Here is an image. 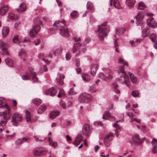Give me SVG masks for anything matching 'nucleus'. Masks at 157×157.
<instances>
[{
	"label": "nucleus",
	"instance_id": "8fccbe9b",
	"mask_svg": "<svg viewBox=\"0 0 157 157\" xmlns=\"http://www.w3.org/2000/svg\"><path fill=\"white\" fill-rule=\"evenodd\" d=\"M9 132V130L6 129L5 128H0V132L2 133L3 134L8 133Z\"/></svg>",
	"mask_w": 157,
	"mask_h": 157
},
{
	"label": "nucleus",
	"instance_id": "473e14b6",
	"mask_svg": "<svg viewBox=\"0 0 157 157\" xmlns=\"http://www.w3.org/2000/svg\"><path fill=\"white\" fill-rule=\"evenodd\" d=\"M82 78L83 80L85 82H88L91 79L90 76L86 73L83 74L82 75Z\"/></svg>",
	"mask_w": 157,
	"mask_h": 157
},
{
	"label": "nucleus",
	"instance_id": "9b49d317",
	"mask_svg": "<svg viewBox=\"0 0 157 157\" xmlns=\"http://www.w3.org/2000/svg\"><path fill=\"white\" fill-rule=\"evenodd\" d=\"M7 109L5 110L2 113L3 115V118L4 120H8L10 117L11 113L10 112L11 110L9 106L5 107Z\"/></svg>",
	"mask_w": 157,
	"mask_h": 157
},
{
	"label": "nucleus",
	"instance_id": "4d7b16f0",
	"mask_svg": "<svg viewBox=\"0 0 157 157\" xmlns=\"http://www.w3.org/2000/svg\"><path fill=\"white\" fill-rule=\"evenodd\" d=\"M132 96L134 97H136L138 96L139 95V92L136 90H134L132 92Z\"/></svg>",
	"mask_w": 157,
	"mask_h": 157
},
{
	"label": "nucleus",
	"instance_id": "c9c22d12",
	"mask_svg": "<svg viewBox=\"0 0 157 157\" xmlns=\"http://www.w3.org/2000/svg\"><path fill=\"white\" fill-rule=\"evenodd\" d=\"M8 17L12 20H16L19 18V17L17 15L14 14L12 12L9 13Z\"/></svg>",
	"mask_w": 157,
	"mask_h": 157
},
{
	"label": "nucleus",
	"instance_id": "6e6552de",
	"mask_svg": "<svg viewBox=\"0 0 157 157\" xmlns=\"http://www.w3.org/2000/svg\"><path fill=\"white\" fill-rule=\"evenodd\" d=\"M147 15L148 16H150L147 20V24L149 27L153 28H156L157 26V24L156 22L154 20L153 18L151 17L153 14L152 13H147Z\"/></svg>",
	"mask_w": 157,
	"mask_h": 157
},
{
	"label": "nucleus",
	"instance_id": "ea45409f",
	"mask_svg": "<svg viewBox=\"0 0 157 157\" xmlns=\"http://www.w3.org/2000/svg\"><path fill=\"white\" fill-rule=\"evenodd\" d=\"M48 141L50 145L53 147H56L57 145V143L56 142L53 141L52 139L50 137L48 138Z\"/></svg>",
	"mask_w": 157,
	"mask_h": 157
},
{
	"label": "nucleus",
	"instance_id": "72a5a7b5",
	"mask_svg": "<svg viewBox=\"0 0 157 157\" xmlns=\"http://www.w3.org/2000/svg\"><path fill=\"white\" fill-rule=\"evenodd\" d=\"M72 105V104L69 102L66 105L63 102L61 101L60 103V107L63 109H66L67 107H69Z\"/></svg>",
	"mask_w": 157,
	"mask_h": 157
},
{
	"label": "nucleus",
	"instance_id": "0e129e2a",
	"mask_svg": "<svg viewBox=\"0 0 157 157\" xmlns=\"http://www.w3.org/2000/svg\"><path fill=\"white\" fill-rule=\"evenodd\" d=\"M34 137L35 138V140L37 142H41L43 141L44 140V139L42 140L41 139H39V138L38 137H37L36 136H34Z\"/></svg>",
	"mask_w": 157,
	"mask_h": 157
},
{
	"label": "nucleus",
	"instance_id": "5701e85b",
	"mask_svg": "<svg viewBox=\"0 0 157 157\" xmlns=\"http://www.w3.org/2000/svg\"><path fill=\"white\" fill-rule=\"evenodd\" d=\"M60 114V112L57 110H54L52 111L50 114V117L51 119H54L56 116L59 115Z\"/></svg>",
	"mask_w": 157,
	"mask_h": 157
},
{
	"label": "nucleus",
	"instance_id": "f8f14e48",
	"mask_svg": "<svg viewBox=\"0 0 157 157\" xmlns=\"http://www.w3.org/2000/svg\"><path fill=\"white\" fill-rule=\"evenodd\" d=\"M57 90L54 87H51L47 89L45 91L44 94L48 95L53 96L55 95L57 93Z\"/></svg>",
	"mask_w": 157,
	"mask_h": 157
},
{
	"label": "nucleus",
	"instance_id": "3c124183",
	"mask_svg": "<svg viewBox=\"0 0 157 157\" xmlns=\"http://www.w3.org/2000/svg\"><path fill=\"white\" fill-rule=\"evenodd\" d=\"M69 94L70 95H74L76 94V92L74 90L73 88H72L70 89L69 91Z\"/></svg>",
	"mask_w": 157,
	"mask_h": 157
},
{
	"label": "nucleus",
	"instance_id": "a878e982",
	"mask_svg": "<svg viewBox=\"0 0 157 157\" xmlns=\"http://www.w3.org/2000/svg\"><path fill=\"white\" fill-rule=\"evenodd\" d=\"M8 106L5 99L3 97H0V108H5Z\"/></svg>",
	"mask_w": 157,
	"mask_h": 157
},
{
	"label": "nucleus",
	"instance_id": "f257e3e1",
	"mask_svg": "<svg viewBox=\"0 0 157 157\" xmlns=\"http://www.w3.org/2000/svg\"><path fill=\"white\" fill-rule=\"evenodd\" d=\"M118 63L123 64L119 67V70L120 72L123 74V79H122V78H119L118 79V81L121 84H125L127 86L129 87L130 81L129 77L124 73V65H126L127 66H128V64L127 62L124 61V59H119Z\"/></svg>",
	"mask_w": 157,
	"mask_h": 157
},
{
	"label": "nucleus",
	"instance_id": "b1692460",
	"mask_svg": "<svg viewBox=\"0 0 157 157\" xmlns=\"http://www.w3.org/2000/svg\"><path fill=\"white\" fill-rule=\"evenodd\" d=\"M21 59L25 60L27 57L26 54L24 50L21 49L18 55Z\"/></svg>",
	"mask_w": 157,
	"mask_h": 157
},
{
	"label": "nucleus",
	"instance_id": "603ef678",
	"mask_svg": "<svg viewBox=\"0 0 157 157\" xmlns=\"http://www.w3.org/2000/svg\"><path fill=\"white\" fill-rule=\"evenodd\" d=\"M117 39L115 40L114 43V47L115 48L116 51L117 52H119V50L118 49L119 45L118 42L117 41Z\"/></svg>",
	"mask_w": 157,
	"mask_h": 157
},
{
	"label": "nucleus",
	"instance_id": "79ce46f5",
	"mask_svg": "<svg viewBox=\"0 0 157 157\" xmlns=\"http://www.w3.org/2000/svg\"><path fill=\"white\" fill-rule=\"evenodd\" d=\"M13 42L15 44H19L21 43L20 40L18 38V36L17 35L15 36L13 39Z\"/></svg>",
	"mask_w": 157,
	"mask_h": 157
},
{
	"label": "nucleus",
	"instance_id": "37998d69",
	"mask_svg": "<svg viewBox=\"0 0 157 157\" xmlns=\"http://www.w3.org/2000/svg\"><path fill=\"white\" fill-rule=\"evenodd\" d=\"M70 15L71 17L73 19L77 18L78 16V13L76 11H73V12L71 13Z\"/></svg>",
	"mask_w": 157,
	"mask_h": 157
},
{
	"label": "nucleus",
	"instance_id": "a18cd8bd",
	"mask_svg": "<svg viewBox=\"0 0 157 157\" xmlns=\"http://www.w3.org/2000/svg\"><path fill=\"white\" fill-rule=\"evenodd\" d=\"M148 30L147 29H145L142 31V35L143 37L144 38L147 36L148 34Z\"/></svg>",
	"mask_w": 157,
	"mask_h": 157
},
{
	"label": "nucleus",
	"instance_id": "e2e57ef3",
	"mask_svg": "<svg viewBox=\"0 0 157 157\" xmlns=\"http://www.w3.org/2000/svg\"><path fill=\"white\" fill-rule=\"evenodd\" d=\"M157 147H153L152 148V151L154 154H156L157 153Z\"/></svg>",
	"mask_w": 157,
	"mask_h": 157
},
{
	"label": "nucleus",
	"instance_id": "bb28decb",
	"mask_svg": "<svg viewBox=\"0 0 157 157\" xmlns=\"http://www.w3.org/2000/svg\"><path fill=\"white\" fill-rule=\"evenodd\" d=\"M9 32V29L8 27L3 28L2 31V35L3 37H6L8 35Z\"/></svg>",
	"mask_w": 157,
	"mask_h": 157
},
{
	"label": "nucleus",
	"instance_id": "de8ad7c7",
	"mask_svg": "<svg viewBox=\"0 0 157 157\" xmlns=\"http://www.w3.org/2000/svg\"><path fill=\"white\" fill-rule=\"evenodd\" d=\"M120 121H121V120L118 121H117L115 123L113 124V126L114 127L116 128V130H117L118 131V130H120L121 128L120 126H119L118 124H117V123Z\"/></svg>",
	"mask_w": 157,
	"mask_h": 157
},
{
	"label": "nucleus",
	"instance_id": "5fc2aeb1",
	"mask_svg": "<svg viewBox=\"0 0 157 157\" xmlns=\"http://www.w3.org/2000/svg\"><path fill=\"white\" fill-rule=\"evenodd\" d=\"M24 143V141L21 139H19L17 140L15 142L17 145H20Z\"/></svg>",
	"mask_w": 157,
	"mask_h": 157
},
{
	"label": "nucleus",
	"instance_id": "c756f323",
	"mask_svg": "<svg viewBox=\"0 0 157 157\" xmlns=\"http://www.w3.org/2000/svg\"><path fill=\"white\" fill-rule=\"evenodd\" d=\"M5 62L6 64L10 67H12L13 66V61L9 58L6 59L5 60Z\"/></svg>",
	"mask_w": 157,
	"mask_h": 157
},
{
	"label": "nucleus",
	"instance_id": "ddd939ff",
	"mask_svg": "<svg viewBox=\"0 0 157 157\" xmlns=\"http://www.w3.org/2000/svg\"><path fill=\"white\" fill-rule=\"evenodd\" d=\"M60 35L64 37H68L70 36L69 30L66 26L63 27L59 31Z\"/></svg>",
	"mask_w": 157,
	"mask_h": 157
},
{
	"label": "nucleus",
	"instance_id": "052dcab7",
	"mask_svg": "<svg viewBox=\"0 0 157 157\" xmlns=\"http://www.w3.org/2000/svg\"><path fill=\"white\" fill-rule=\"evenodd\" d=\"M94 124L95 125H100L101 126H102L103 125V124L101 122L99 121H94Z\"/></svg>",
	"mask_w": 157,
	"mask_h": 157
},
{
	"label": "nucleus",
	"instance_id": "09e8293b",
	"mask_svg": "<svg viewBox=\"0 0 157 157\" xmlns=\"http://www.w3.org/2000/svg\"><path fill=\"white\" fill-rule=\"evenodd\" d=\"M65 95V93L63 90V89H60L59 90V92L58 95V97L60 98L62 96H64Z\"/></svg>",
	"mask_w": 157,
	"mask_h": 157
},
{
	"label": "nucleus",
	"instance_id": "864d4df0",
	"mask_svg": "<svg viewBox=\"0 0 157 157\" xmlns=\"http://www.w3.org/2000/svg\"><path fill=\"white\" fill-rule=\"evenodd\" d=\"M151 143L153 147H157V140L155 138H153Z\"/></svg>",
	"mask_w": 157,
	"mask_h": 157
},
{
	"label": "nucleus",
	"instance_id": "6e6d98bb",
	"mask_svg": "<svg viewBox=\"0 0 157 157\" xmlns=\"http://www.w3.org/2000/svg\"><path fill=\"white\" fill-rule=\"evenodd\" d=\"M129 43L132 47H135L138 44V43H137L136 41L131 40L129 41Z\"/></svg>",
	"mask_w": 157,
	"mask_h": 157
},
{
	"label": "nucleus",
	"instance_id": "2f4dec72",
	"mask_svg": "<svg viewBox=\"0 0 157 157\" xmlns=\"http://www.w3.org/2000/svg\"><path fill=\"white\" fill-rule=\"evenodd\" d=\"M8 10V7L7 6H2L0 9V14L2 15H4L7 12Z\"/></svg>",
	"mask_w": 157,
	"mask_h": 157
},
{
	"label": "nucleus",
	"instance_id": "39448f33",
	"mask_svg": "<svg viewBox=\"0 0 157 157\" xmlns=\"http://www.w3.org/2000/svg\"><path fill=\"white\" fill-rule=\"evenodd\" d=\"M30 75H32V80L34 82H38V78L36 77L35 72L32 71H30V73H26L21 76V78L24 80H27L30 79Z\"/></svg>",
	"mask_w": 157,
	"mask_h": 157
},
{
	"label": "nucleus",
	"instance_id": "bf43d9fd",
	"mask_svg": "<svg viewBox=\"0 0 157 157\" xmlns=\"http://www.w3.org/2000/svg\"><path fill=\"white\" fill-rule=\"evenodd\" d=\"M44 55L41 53L39 54L38 56V58L39 59H41L43 61H45V62H46V60H45V59L44 58Z\"/></svg>",
	"mask_w": 157,
	"mask_h": 157
},
{
	"label": "nucleus",
	"instance_id": "69168bd1",
	"mask_svg": "<svg viewBox=\"0 0 157 157\" xmlns=\"http://www.w3.org/2000/svg\"><path fill=\"white\" fill-rule=\"evenodd\" d=\"M15 132L13 133V134L10 135H5L6 137L8 138L9 137H13L15 135Z\"/></svg>",
	"mask_w": 157,
	"mask_h": 157
},
{
	"label": "nucleus",
	"instance_id": "f704fd0d",
	"mask_svg": "<svg viewBox=\"0 0 157 157\" xmlns=\"http://www.w3.org/2000/svg\"><path fill=\"white\" fill-rule=\"evenodd\" d=\"M65 23V21L64 20H63L62 21H61L60 22L59 21H57L55 22L53 25L54 26L59 27L63 26V25H64Z\"/></svg>",
	"mask_w": 157,
	"mask_h": 157
},
{
	"label": "nucleus",
	"instance_id": "f3484780",
	"mask_svg": "<svg viewBox=\"0 0 157 157\" xmlns=\"http://www.w3.org/2000/svg\"><path fill=\"white\" fill-rule=\"evenodd\" d=\"M81 46V44L80 43H75L73 45V51L74 53L77 52L76 55H78L80 53L79 48Z\"/></svg>",
	"mask_w": 157,
	"mask_h": 157
},
{
	"label": "nucleus",
	"instance_id": "f03ea898",
	"mask_svg": "<svg viewBox=\"0 0 157 157\" xmlns=\"http://www.w3.org/2000/svg\"><path fill=\"white\" fill-rule=\"evenodd\" d=\"M107 23V21H106L100 25L98 26V29L97 31L98 36L99 39L102 41L107 36V33L109 32V28L106 26Z\"/></svg>",
	"mask_w": 157,
	"mask_h": 157
},
{
	"label": "nucleus",
	"instance_id": "49530a36",
	"mask_svg": "<svg viewBox=\"0 0 157 157\" xmlns=\"http://www.w3.org/2000/svg\"><path fill=\"white\" fill-rule=\"evenodd\" d=\"M149 37L153 42H154L156 39V36L154 33L151 34L149 35Z\"/></svg>",
	"mask_w": 157,
	"mask_h": 157
},
{
	"label": "nucleus",
	"instance_id": "6ab92c4d",
	"mask_svg": "<svg viewBox=\"0 0 157 157\" xmlns=\"http://www.w3.org/2000/svg\"><path fill=\"white\" fill-rule=\"evenodd\" d=\"M87 94L86 93H83L81 94L79 96L78 98L79 101L81 103H83L86 102L87 99L86 98Z\"/></svg>",
	"mask_w": 157,
	"mask_h": 157
},
{
	"label": "nucleus",
	"instance_id": "680f3d73",
	"mask_svg": "<svg viewBox=\"0 0 157 157\" xmlns=\"http://www.w3.org/2000/svg\"><path fill=\"white\" fill-rule=\"evenodd\" d=\"M66 58L67 60H69L71 58V54L69 52L66 54Z\"/></svg>",
	"mask_w": 157,
	"mask_h": 157
},
{
	"label": "nucleus",
	"instance_id": "58836bf2",
	"mask_svg": "<svg viewBox=\"0 0 157 157\" xmlns=\"http://www.w3.org/2000/svg\"><path fill=\"white\" fill-rule=\"evenodd\" d=\"M25 117L26 121L28 122L31 120V116L30 113L28 111H26L25 113Z\"/></svg>",
	"mask_w": 157,
	"mask_h": 157
},
{
	"label": "nucleus",
	"instance_id": "774afa93",
	"mask_svg": "<svg viewBox=\"0 0 157 157\" xmlns=\"http://www.w3.org/2000/svg\"><path fill=\"white\" fill-rule=\"evenodd\" d=\"M35 44L36 45H38L40 43V39H37L35 41Z\"/></svg>",
	"mask_w": 157,
	"mask_h": 157
},
{
	"label": "nucleus",
	"instance_id": "a211bd4d",
	"mask_svg": "<svg viewBox=\"0 0 157 157\" xmlns=\"http://www.w3.org/2000/svg\"><path fill=\"white\" fill-rule=\"evenodd\" d=\"M132 141L135 145H138L140 144V140L139 135L137 134L134 135L132 137Z\"/></svg>",
	"mask_w": 157,
	"mask_h": 157
},
{
	"label": "nucleus",
	"instance_id": "e433bc0d",
	"mask_svg": "<svg viewBox=\"0 0 157 157\" xmlns=\"http://www.w3.org/2000/svg\"><path fill=\"white\" fill-rule=\"evenodd\" d=\"M113 5L115 8L118 9L121 8V4L118 0H114Z\"/></svg>",
	"mask_w": 157,
	"mask_h": 157
},
{
	"label": "nucleus",
	"instance_id": "423d86ee",
	"mask_svg": "<svg viewBox=\"0 0 157 157\" xmlns=\"http://www.w3.org/2000/svg\"><path fill=\"white\" fill-rule=\"evenodd\" d=\"M47 152V149L43 147L36 148L33 151V154L36 156H40L44 155Z\"/></svg>",
	"mask_w": 157,
	"mask_h": 157
},
{
	"label": "nucleus",
	"instance_id": "a19ab883",
	"mask_svg": "<svg viewBox=\"0 0 157 157\" xmlns=\"http://www.w3.org/2000/svg\"><path fill=\"white\" fill-rule=\"evenodd\" d=\"M41 100L39 98H36L34 99L33 100V103L34 104L38 106L41 103Z\"/></svg>",
	"mask_w": 157,
	"mask_h": 157
},
{
	"label": "nucleus",
	"instance_id": "dca6fc26",
	"mask_svg": "<svg viewBox=\"0 0 157 157\" xmlns=\"http://www.w3.org/2000/svg\"><path fill=\"white\" fill-rule=\"evenodd\" d=\"M8 47V44L7 43L0 41V48L2 49V51L5 53V54L6 55L8 53L7 51Z\"/></svg>",
	"mask_w": 157,
	"mask_h": 157
},
{
	"label": "nucleus",
	"instance_id": "338daca9",
	"mask_svg": "<svg viewBox=\"0 0 157 157\" xmlns=\"http://www.w3.org/2000/svg\"><path fill=\"white\" fill-rule=\"evenodd\" d=\"M113 85L114 90L117 89V87H118V85L115 83H113Z\"/></svg>",
	"mask_w": 157,
	"mask_h": 157
},
{
	"label": "nucleus",
	"instance_id": "13d9d810",
	"mask_svg": "<svg viewBox=\"0 0 157 157\" xmlns=\"http://www.w3.org/2000/svg\"><path fill=\"white\" fill-rule=\"evenodd\" d=\"M7 120H1L0 124L2 127L5 126L6 124V121Z\"/></svg>",
	"mask_w": 157,
	"mask_h": 157
},
{
	"label": "nucleus",
	"instance_id": "c03bdc74",
	"mask_svg": "<svg viewBox=\"0 0 157 157\" xmlns=\"http://www.w3.org/2000/svg\"><path fill=\"white\" fill-rule=\"evenodd\" d=\"M146 7L143 2H141L139 3L138 9L140 10H143Z\"/></svg>",
	"mask_w": 157,
	"mask_h": 157
},
{
	"label": "nucleus",
	"instance_id": "20e7f679",
	"mask_svg": "<svg viewBox=\"0 0 157 157\" xmlns=\"http://www.w3.org/2000/svg\"><path fill=\"white\" fill-rule=\"evenodd\" d=\"M102 69L105 72V74L100 73L98 75V77L104 81H109L112 78V73L111 70L108 68H103Z\"/></svg>",
	"mask_w": 157,
	"mask_h": 157
},
{
	"label": "nucleus",
	"instance_id": "4468645a",
	"mask_svg": "<svg viewBox=\"0 0 157 157\" xmlns=\"http://www.w3.org/2000/svg\"><path fill=\"white\" fill-rule=\"evenodd\" d=\"M82 132L86 136H89L91 133V130L90 128V125L87 124H85L82 127Z\"/></svg>",
	"mask_w": 157,
	"mask_h": 157
},
{
	"label": "nucleus",
	"instance_id": "c85d7f7f",
	"mask_svg": "<svg viewBox=\"0 0 157 157\" xmlns=\"http://www.w3.org/2000/svg\"><path fill=\"white\" fill-rule=\"evenodd\" d=\"M86 8L87 10H89L92 12L94 11V5L93 3L90 1L88 2L87 3Z\"/></svg>",
	"mask_w": 157,
	"mask_h": 157
},
{
	"label": "nucleus",
	"instance_id": "412c9836",
	"mask_svg": "<svg viewBox=\"0 0 157 157\" xmlns=\"http://www.w3.org/2000/svg\"><path fill=\"white\" fill-rule=\"evenodd\" d=\"M144 16V15L143 13L141 12H139L136 17L137 21L139 23L141 22Z\"/></svg>",
	"mask_w": 157,
	"mask_h": 157
},
{
	"label": "nucleus",
	"instance_id": "0eeeda50",
	"mask_svg": "<svg viewBox=\"0 0 157 157\" xmlns=\"http://www.w3.org/2000/svg\"><path fill=\"white\" fill-rule=\"evenodd\" d=\"M22 116L17 113H14L12 116L11 122L13 125L17 126L19 123L22 120Z\"/></svg>",
	"mask_w": 157,
	"mask_h": 157
},
{
	"label": "nucleus",
	"instance_id": "7ed1b4c3",
	"mask_svg": "<svg viewBox=\"0 0 157 157\" xmlns=\"http://www.w3.org/2000/svg\"><path fill=\"white\" fill-rule=\"evenodd\" d=\"M34 21L36 24V25L30 31V36L31 37H35L36 34L40 30V25H42L43 26L42 22L40 20L39 17H37L36 18L34 19Z\"/></svg>",
	"mask_w": 157,
	"mask_h": 157
},
{
	"label": "nucleus",
	"instance_id": "7c9ffc66",
	"mask_svg": "<svg viewBox=\"0 0 157 157\" xmlns=\"http://www.w3.org/2000/svg\"><path fill=\"white\" fill-rule=\"evenodd\" d=\"M83 139L82 136H77L75 139V142L73 144L76 147L78 146V145L80 143Z\"/></svg>",
	"mask_w": 157,
	"mask_h": 157
},
{
	"label": "nucleus",
	"instance_id": "aec40b11",
	"mask_svg": "<svg viewBox=\"0 0 157 157\" xmlns=\"http://www.w3.org/2000/svg\"><path fill=\"white\" fill-rule=\"evenodd\" d=\"M65 78V76L64 75L59 74L56 78V80L58 84L60 85H62L64 84L63 82V79Z\"/></svg>",
	"mask_w": 157,
	"mask_h": 157
},
{
	"label": "nucleus",
	"instance_id": "393cba45",
	"mask_svg": "<svg viewBox=\"0 0 157 157\" xmlns=\"http://www.w3.org/2000/svg\"><path fill=\"white\" fill-rule=\"evenodd\" d=\"M135 2V0H126L125 2L127 6L130 8H132L134 7Z\"/></svg>",
	"mask_w": 157,
	"mask_h": 157
},
{
	"label": "nucleus",
	"instance_id": "1a4fd4ad",
	"mask_svg": "<svg viewBox=\"0 0 157 157\" xmlns=\"http://www.w3.org/2000/svg\"><path fill=\"white\" fill-rule=\"evenodd\" d=\"M102 118L104 119L113 121L115 120L116 117L115 116H112L109 111H106L103 115Z\"/></svg>",
	"mask_w": 157,
	"mask_h": 157
},
{
	"label": "nucleus",
	"instance_id": "9d476101",
	"mask_svg": "<svg viewBox=\"0 0 157 157\" xmlns=\"http://www.w3.org/2000/svg\"><path fill=\"white\" fill-rule=\"evenodd\" d=\"M112 136L113 133L111 132H110L105 136L104 139V143L106 146H109L110 145Z\"/></svg>",
	"mask_w": 157,
	"mask_h": 157
},
{
	"label": "nucleus",
	"instance_id": "cd10ccee",
	"mask_svg": "<svg viewBox=\"0 0 157 157\" xmlns=\"http://www.w3.org/2000/svg\"><path fill=\"white\" fill-rule=\"evenodd\" d=\"M46 109V106L44 104H43L38 108L37 110V113L38 114H41L44 112Z\"/></svg>",
	"mask_w": 157,
	"mask_h": 157
},
{
	"label": "nucleus",
	"instance_id": "2eb2a0df",
	"mask_svg": "<svg viewBox=\"0 0 157 157\" xmlns=\"http://www.w3.org/2000/svg\"><path fill=\"white\" fill-rule=\"evenodd\" d=\"M99 67V65L98 64H93L91 65L90 67V74L94 76L96 75V71Z\"/></svg>",
	"mask_w": 157,
	"mask_h": 157
},
{
	"label": "nucleus",
	"instance_id": "4be33fe9",
	"mask_svg": "<svg viewBox=\"0 0 157 157\" xmlns=\"http://www.w3.org/2000/svg\"><path fill=\"white\" fill-rule=\"evenodd\" d=\"M19 7V9H17L18 13H21L25 11L26 9V4L25 3L23 2L20 4Z\"/></svg>",
	"mask_w": 157,
	"mask_h": 157
},
{
	"label": "nucleus",
	"instance_id": "4c0bfd02",
	"mask_svg": "<svg viewBox=\"0 0 157 157\" xmlns=\"http://www.w3.org/2000/svg\"><path fill=\"white\" fill-rule=\"evenodd\" d=\"M128 74L130 77L132 82L133 83H136L137 81L136 77L133 74L130 72H128Z\"/></svg>",
	"mask_w": 157,
	"mask_h": 157
}]
</instances>
